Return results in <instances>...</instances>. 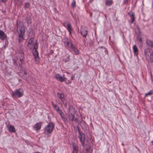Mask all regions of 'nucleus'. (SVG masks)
<instances>
[{"mask_svg": "<svg viewBox=\"0 0 153 153\" xmlns=\"http://www.w3.org/2000/svg\"><path fill=\"white\" fill-rule=\"evenodd\" d=\"M19 1L20 4H22V2H23V0H20Z\"/></svg>", "mask_w": 153, "mask_h": 153, "instance_id": "53", "label": "nucleus"}, {"mask_svg": "<svg viewBox=\"0 0 153 153\" xmlns=\"http://www.w3.org/2000/svg\"><path fill=\"white\" fill-rule=\"evenodd\" d=\"M57 96L60 100L62 98H64L65 97L64 94L63 93H60L57 92Z\"/></svg>", "mask_w": 153, "mask_h": 153, "instance_id": "24", "label": "nucleus"}, {"mask_svg": "<svg viewBox=\"0 0 153 153\" xmlns=\"http://www.w3.org/2000/svg\"><path fill=\"white\" fill-rule=\"evenodd\" d=\"M43 122H39L36 123L34 126V128H35L36 131H39L41 128V126Z\"/></svg>", "mask_w": 153, "mask_h": 153, "instance_id": "12", "label": "nucleus"}, {"mask_svg": "<svg viewBox=\"0 0 153 153\" xmlns=\"http://www.w3.org/2000/svg\"><path fill=\"white\" fill-rule=\"evenodd\" d=\"M4 46H7L8 44V42L7 39H5Z\"/></svg>", "mask_w": 153, "mask_h": 153, "instance_id": "38", "label": "nucleus"}, {"mask_svg": "<svg viewBox=\"0 0 153 153\" xmlns=\"http://www.w3.org/2000/svg\"><path fill=\"white\" fill-rule=\"evenodd\" d=\"M82 124L85 127L86 126V123L84 120H82Z\"/></svg>", "mask_w": 153, "mask_h": 153, "instance_id": "41", "label": "nucleus"}, {"mask_svg": "<svg viewBox=\"0 0 153 153\" xmlns=\"http://www.w3.org/2000/svg\"><path fill=\"white\" fill-rule=\"evenodd\" d=\"M64 44L65 47L67 48H69L70 49L71 48V45H74L72 42V40L71 41L67 42L66 43H65Z\"/></svg>", "mask_w": 153, "mask_h": 153, "instance_id": "18", "label": "nucleus"}, {"mask_svg": "<svg viewBox=\"0 0 153 153\" xmlns=\"http://www.w3.org/2000/svg\"><path fill=\"white\" fill-rule=\"evenodd\" d=\"M55 77L56 79L61 82H65L66 78L64 76H61L59 74H56L55 75Z\"/></svg>", "mask_w": 153, "mask_h": 153, "instance_id": "7", "label": "nucleus"}, {"mask_svg": "<svg viewBox=\"0 0 153 153\" xmlns=\"http://www.w3.org/2000/svg\"><path fill=\"white\" fill-rule=\"evenodd\" d=\"M104 52L107 55L108 54V51L107 49L105 48L104 47Z\"/></svg>", "mask_w": 153, "mask_h": 153, "instance_id": "40", "label": "nucleus"}, {"mask_svg": "<svg viewBox=\"0 0 153 153\" xmlns=\"http://www.w3.org/2000/svg\"><path fill=\"white\" fill-rule=\"evenodd\" d=\"M38 45L33 46V50H37V49H38Z\"/></svg>", "mask_w": 153, "mask_h": 153, "instance_id": "39", "label": "nucleus"}, {"mask_svg": "<svg viewBox=\"0 0 153 153\" xmlns=\"http://www.w3.org/2000/svg\"><path fill=\"white\" fill-rule=\"evenodd\" d=\"M50 53H51V54L52 53H53V51L52 50H51Z\"/></svg>", "mask_w": 153, "mask_h": 153, "instance_id": "54", "label": "nucleus"}, {"mask_svg": "<svg viewBox=\"0 0 153 153\" xmlns=\"http://www.w3.org/2000/svg\"><path fill=\"white\" fill-rule=\"evenodd\" d=\"M0 1L1 2H5L6 1V0H0Z\"/></svg>", "mask_w": 153, "mask_h": 153, "instance_id": "51", "label": "nucleus"}, {"mask_svg": "<svg viewBox=\"0 0 153 153\" xmlns=\"http://www.w3.org/2000/svg\"><path fill=\"white\" fill-rule=\"evenodd\" d=\"M62 120L64 122H66L67 121V119L66 118L65 115L64 114H62L60 115Z\"/></svg>", "mask_w": 153, "mask_h": 153, "instance_id": "22", "label": "nucleus"}, {"mask_svg": "<svg viewBox=\"0 0 153 153\" xmlns=\"http://www.w3.org/2000/svg\"><path fill=\"white\" fill-rule=\"evenodd\" d=\"M75 77V75L74 74H72L71 75V80H73L74 79V78Z\"/></svg>", "mask_w": 153, "mask_h": 153, "instance_id": "43", "label": "nucleus"}, {"mask_svg": "<svg viewBox=\"0 0 153 153\" xmlns=\"http://www.w3.org/2000/svg\"><path fill=\"white\" fill-rule=\"evenodd\" d=\"M20 33H19L18 36L19 38H21L23 39L24 35L25 33V30L24 27H23L22 26H21V28L19 30Z\"/></svg>", "mask_w": 153, "mask_h": 153, "instance_id": "11", "label": "nucleus"}, {"mask_svg": "<svg viewBox=\"0 0 153 153\" xmlns=\"http://www.w3.org/2000/svg\"><path fill=\"white\" fill-rule=\"evenodd\" d=\"M37 45H38V44L37 42H36L33 45V46Z\"/></svg>", "mask_w": 153, "mask_h": 153, "instance_id": "50", "label": "nucleus"}, {"mask_svg": "<svg viewBox=\"0 0 153 153\" xmlns=\"http://www.w3.org/2000/svg\"><path fill=\"white\" fill-rule=\"evenodd\" d=\"M112 0H106L105 2V4L106 5L110 6L112 4Z\"/></svg>", "mask_w": 153, "mask_h": 153, "instance_id": "28", "label": "nucleus"}, {"mask_svg": "<svg viewBox=\"0 0 153 153\" xmlns=\"http://www.w3.org/2000/svg\"><path fill=\"white\" fill-rule=\"evenodd\" d=\"M27 74V73L25 71L24 72V75H26Z\"/></svg>", "mask_w": 153, "mask_h": 153, "instance_id": "56", "label": "nucleus"}, {"mask_svg": "<svg viewBox=\"0 0 153 153\" xmlns=\"http://www.w3.org/2000/svg\"><path fill=\"white\" fill-rule=\"evenodd\" d=\"M23 39H22V38H19L18 39V42L19 43L21 42H22V40Z\"/></svg>", "mask_w": 153, "mask_h": 153, "instance_id": "45", "label": "nucleus"}, {"mask_svg": "<svg viewBox=\"0 0 153 153\" xmlns=\"http://www.w3.org/2000/svg\"><path fill=\"white\" fill-rule=\"evenodd\" d=\"M16 25H17V27H18V24L17 23V24Z\"/></svg>", "mask_w": 153, "mask_h": 153, "instance_id": "62", "label": "nucleus"}, {"mask_svg": "<svg viewBox=\"0 0 153 153\" xmlns=\"http://www.w3.org/2000/svg\"><path fill=\"white\" fill-rule=\"evenodd\" d=\"M51 104L52 105V106L55 109L57 107V105H55V104H54V103L52 101H51Z\"/></svg>", "mask_w": 153, "mask_h": 153, "instance_id": "36", "label": "nucleus"}, {"mask_svg": "<svg viewBox=\"0 0 153 153\" xmlns=\"http://www.w3.org/2000/svg\"><path fill=\"white\" fill-rule=\"evenodd\" d=\"M7 127L8 131L10 133H15L16 131L14 126L11 125L9 123L7 125Z\"/></svg>", "mask_w": 153, "mask_h": 153, "instance_id": "9", "label": "nucleus"}, {"mask_svg": "<svg viewBox=\"0 0 153 153\" xmlns=\"http://www.w3.org/2000/svg\"><path fill=\"white\" fill-rule=\"evenodd\" d=\"M136 29L137 30V31L138 32V34H139V35H140L141 33V31H140V29L139 27V26L138 25H136Z\"/></svg>", "mask_w": 153, "mask_h": 153, "instance_id": "35", "label": "nucleus"}, {"mask_svg": "<svg viewBox=\"0 0 153 153\" xmlns=\"http://www.w3.org/2000/svg\"><path fill=\"white\" fill-rule=\"evenodd\" d=\"M128 2V0H124L123 3L124 4H126Z\"/></svg>", "mask_w": 153, "mask_h": 153, "instance_id": "46", "label": "nucleus"}, {"mask_svg": "<svg viewBox=\"0 0 153 153\" xmlns=\"http://www.w3.org/2000/svg\"><path fill=\"white\" fill-rule=\"evenodd\" d=\"M68 84H71L72 82H71V80H68Z\"/></svg>", "mask_w": 153, "mask_h": 153, "instance_id": "49", "label": "nucleus"}, {"mask_svg": "<svg viewBox=\"0 0 153 153\" xmlns=\"http://www.w3.org/2000/svg\"><path fill=\"white\" fill-rule=\"evenodd\" d=\"M32 53L33 55L34 56L35 60L36 61H37L38 60L39 61L40 59L39 56V52L38 50H33Z\"/></svg>", "mask_w": 153, "mask_h": 153, "instance_id": "10", "label": "nucleus"}, {"mask_svg": "<svg viewBox=\"0 0 153 153\" xmlns=\"http://www.w3.org/2000/svg\"><path fill=\"white\" fill-rule=\"evenodd\" d=\"M63 104L65 105V106H66L67 105V103L66 102H62Z\"/></svg>", "mask_w": 153, "mask_h": 153, "instance_id": "48", "label": "nucleus"}, {"mask_svg": "<svg viewBox=\"0 0 153 153\" xmlns=\"http://www.w3.org/2000/svg\"><path fill=\"white\" fill-rule=\"evenodd\" d=\"M65 83H66L67 85H68V82H66V81H65Z\"/></svg>", "mask_w": 153, "mask_h": 153, "instance_id": "58", "label": "nucleus"}, {"mask_svg": "<svg viewBox=\"0 0 153 153\" xmlns=\"http://www.w3.org/2000/svg\"><path fill=\"white\" fill-rule=\"evenodd\" d=\"M26 21L27 24H31L32 22L31 18L30 16H27L26 18Z\"/></svg>", "mask_w": 153, "mask_h": 153, "instance_id": "25", "label": "nucleus"}, {"mask_svg": "<svg viewBox=\"0 0 153 153\" xmlns=\"http://www.w3.org/2000/svg\"><path fill=\"white\" fill-rule=\"evenodd\" d=\"M30 6V4L29 2H26L25 3V5L24 7V9H28Z\"/></svg>", "mask_w": 153, "mask_h": 153, "instance_id": "27", "label": "nucleus"}, {"mask_svg": "<svg viewBox=\"0 0 153 153\" xmlns=\"http://www.w3.org/2000/svg\"><path fill=\"white\" fill-rule=\"evenodd\" d=\"M7 38L6 34L3 31L0 29V39L3 41Z\"/></svg>", "mask_w": 153, "mask_h": 153, "instance_id": "13", "label": "nucleus"}, {"mask_svg": "<svg viewBox=\"0 0 153 153\" xmlns=\"http://www.w3.org/2000/svg\"><path fill=\"white\" fill-rule=\"evenodd\" d=\"M137 1H136V2H135V4H136V3H137Z\"/></svg>", "mask_w": 153, "mask_h": 153, "instance_id": "63", "label": "nucleus"}, {"mask_svg": "<svg viewBox=\"0 0 153 153\" xmlns=\"http://www.w3.org/2000/svg\"><path fill=\"white\" fill-rule=\"evenodd\" d=\"M88 33V31L87 30L82 29L80 31L81 35L85 38H86V36Z\"/></svg>", "mask_w": 153, "mask_h": 153, "instance_id": "17", "label": "nucleus"}, {"mask_svg": "<svg viewBox=\"0 0 153 153\" xmlns=\"http://www.w3.org/2000/svg\"><path fill=\"white\" fill-rule=\"evenodd\" d=\"M69 112L68 114V118L70 121H74L76 123L78 122L79 116L77 113V111L72 106H70L68 108Z\"/></svg>", "mask_w": 153, "mask_h": 153, "instance_id": "1", "label": "nucleus"}, {"mask_svg": "<svg viewBox=\"0 0 153 153\" xmlns=\"http://www.w3.org/2000/svg\"><path fill=\"white\" fill-rule=\"evenodd\" d=\"M4 48H6V47L7 46H4Z\"/></svg>", "mask_w": 153, "mask_h": 153, "instance_id": "60", "label": "nucleus"}, {"mask_svg": "<svg viewBox=\"0 0 153 153\" xmlns=\"http://www.w3.org/2000/svg\"><path fill=\"white\" fill-rule=\"evenodd\" d=\"M55 109L60 115H61V114L63 113L62 112V110L59 107H58L57 108H56Z\"/></svg>", "mask_w": 153, "mask_h": 153, "instance_id": "29", "label": "nucleus"}, {"mask_svg": "<svg viewBox=\"0 0 153 153\" xmlns=\"http://www.w3.org/2000/svg\"><path fill=\"white\" fill-rule=\"evenodd\" d=\"M110 37H111L110 36H109V39L110 40Z\"/></svg>", "mask_w": 153, "mask_h": 153, "instance_id": "61", "label": "nucleus"}, {"mask_svg": "<svg viewBox=\"0 0 153 153\" xmlns=\"http://www.w3.org/2000/svg\"><path fill=\"white\" fill-rule=\"evenodd\" d=\"M71 40H72L71 39L66 38L64 39V41H63V42L64 43H66L67 42L71 41Z\"/></svg>", "mask_w": 153, "mask_h": 153, "instance_id": "37", "label": "nucleus"}, {"mask_svg": "<svg viewBox=\"0 0 153 153\" xmlns=\"http://www.w3.org/2000/svg\"><path fill=\"white\" fill-rule=\"evenodd\" d=\"M150 53V58L151 60H153V52L152 50H150V52H149Z\"/></svg>", "mask_w": 153, "mask_h": 153, "instance_id": "33", "label": "nucleus"}, {"mask_svg": "<svg viewBox=\"0 0 153 153\" xmlns=\"http://www.w3.org/2000/svg\"><path fill=\"white\" fill-rule=\"evenodd\" d=\"M152 94H153V90H151L148 92L147 93L145 94V96L147 97L148 95H150Z\"/></svg>", "mask_w": 153, "mask_h": 153, "instance_id": "31", "label": "nucleus"}, {"mask_svg": "<svg viewBox=\"0 0 153 153\" xmlns=\"http://www.w3.org/2000/svg\"><path fill=\"white\" fill-rule=\"evenodd\" d=\"M22 78L23 79H26V76H25L24 75H23V77Z\"/></svg>", "mask_w": 153, "mask_h": 153, "instance_id": "52", "label": "nucleus"}, {"mask_svg": "<svg viewBox=\"0 0 153 153\" xmlns=\"http://www.w3.org/2000/svg\"><path fill=\"white\" fill-rule=\"evenodd\" d=\"M104 47H103L102 46H100V47H99L98 48H103L104 49Z\"/></svg>", "mask_w": 153, "mask_h": 153, "instance_id": "55", "label": "nucleus"}, {"mask_svg": "<svg viewBox=\"0 0 153 153\" xmlns=\"http://www.w3.org/2000/svg\"><path fill=\"white\" fill-rule=\"evenodd\" d=\"M18 54L19 61L21 63L19 64V66L21 67L22 64L24 63L25 61V53L23 51L20 50L18 51Z\"/></svg>", "mask_w": 153, "mask_h": 153, "instance_id": "5", "label": "nucleus"}, {"mask_svg": "<svg viewBox=\"0 0 153 153\" xmlns=\"http://www.w3.org/2000/svg\"><path fill=\"white\" fill-rule=\"evenodd\" d=\"M13 60V62H14V64H15V63H16V61H15L14 60Z\"/></svg>", "mask_w": 153, "mask_h": 153, "instance_id": "57", "label": "nucleus"}, {"mask_svg": "<svg viewBox=\"0 0 153 153\" xmlns=\"http://www.w3.org/2000/svg\"><path fill=\"white\" fill-rule=\"evenodd\" d=\"M76 1L75 0H73L71 4V7L73 8H75L76 6Z\"/></svg>", "mask_w": 153, "mask_h": 153, "instance_id": "32", "label": "nucleus"}, {"mask_svg": "<svg viewBox=\"0 0 153 153\" xmlns=\"http://www.w3.org/2000/svg\"><path fill=\"white\" fill-rule=\"evenodd\" d=\"M65 97H64V98H62L60 100L61 101L63 102H64V101L65 100Z\"/></svg>", "mask_w": 153, "mask_h": 153, "instance_id": "47", "label": "nucleus"}, {"mask_svg": "<svg viewBox=\"0 0 153 153\" xmlns=\"http://www.w3.org/2000/svg\"><path fill=\"white\" fill-rule=\"evenodd\" d=\"M33 38L32 37L29 40L28 43L27 44V45L28 46L29 45L31 44L33 42Z\"/></svg>", "mask_w": 153, "mask_h": 153, "instance_id": "34", "label": "nucleus"}, {"mask_svg": "<svg viewBox=\"0 0 153 153\" xmlns=\"http://www.w3.org/2000/svg\"><path fill=\"white\" fill-rule=\"evenodd\" d=\"M127 14L131 17V19H130L131 22L130 23H132L134 21L135 18L134 12L132 11H131L128 12Z\"/></svg>", "mask_w": 153, "mask_h": 153, "instance_id": "8", "label": "nucleus"}, {"mask_svg": "<svg viewBox=\"0 0 153 153\" xmlns=\"http://www.w3.org/2000/svg\"><path fill=\"white\" fill-rule=\"evenodd\" d=\"M83 41H84L85 42V40H83Z\"/></svg>", "mask_w": 153, "mask_h": 153, "instance_id": "64", "label": "nucleus"}, {"mask_svg": "<svg viewBox=\"0 0 153 153\" xmlns=\"http://www.w3.org/2000/svg\"><path fill=\"white\" fill-rule=\"evenodd\" d=\"M69 22H67V21H65L63 22V26L66 28V25L67 24V23H68Z\"/></svg>", "mask_w": 153, "mask_h": 153, "instance_id": "42", "label": "nucleus"}, {"mask_svg": "<svg viewBox=\"0 0 153 153\" xmlns=\"http://www.w3.org/2000/svg\"><path fill=\"white\" fill-rule=\"evenodd\" d=\"M71 13L72 16L76 20L77 19H78V16L77 13H75L73 15L71 11Z\"/></svg>", "mask_w": 153, "mask_h": 153, "instance_id": "30", "label": "nucleus"}, {"mask_svg": "<svg viewBox=\"0 0 153 153\" xmlns=\"http://www.w3.org/2000/svg\"><path fill=\"white\" fill-rule=\"evenodd\" d=\"M24 95V91L22 88H19L13 91L11 96L13 98H19Z\"/></svg>", "mask_w": 153, "mask_h": 153, "instance_id": "2", "label": "nucleus"}, {"mask_svg": "<svg viewBox=\"0 0 153 153\" xmlns=\"http://www.w3.org/2000/svg\"><path fill=\"white\" fill-rule=\"evenodd\" d=\"M88 43L90 47H93L94 45V41L93 39L89 38L88 42Z\"/></svg>", "mask_w": 153, "mask_h": 153, "instance_id": "19", "label": "nucleus"}, {"mask_svg": "<svg viewBox=\"0 0 153 153\" xmlns=\"http://www.w3.org/2000/svg\"><path fill=\"white\" fill-rule=\"evenodd\" d=\"M150 52V50L148 48H147L145 49L144 51V55L145 56H149V53Z\"/></svg>", "mask_w": 153, "mask_h": 153, "instance_id": "21", "label": "nucleus"}, {"mask_svg": "<svg viewBox=\"0 0 153 153\" xmlns=\"http://www.w3.org/2000/svg\"><path fill=\"white\" fill-rule=\"evenodd\" d=\"M139 34H137V37L136 38L137 40L138 41L139 43H141L142 42V38L141 37H140Z\"/></svg>", "mask_w": 153, "mask_h": 153, "instance_id": "26", "label": "nucleus"}, {"mask_svg": "<svg viewBox=\"0 0 153 153\" xmlns=\"http://www.w3.org/2000/svg\"><path fill=\"white\" fill-rule=\"evenodd\" d=\"M66 28L69 32V36L72 37V33H74V31L72 27L71 24L69 22H68V23H67V24L66 25Z\"/></svg>", "mask_w": 153, "mask_h": 153, "instance_id": "6", "label": "nucleus"}, {"mask_svg": "<svg viewBox=\"0 0 153 153\" xmlns=\"http://www.w3.org/2000/svg\"><path fill=\"white\" fill-rule=\"evenodd\" d=\"M70 56L69 54H68L66 57L63 58V61L64 62H65V63H66L67 62H68L69 61L70 59Z\"/></svg>", "mask_w": 153, "mask_h": 153, "instance_id": "23", "label": "nucleus"}, {"mask_svg": "<svg viewBox=\"0 0 153 153\" xmlns=\"http://www.w3.org/2000/svg\"><path fill=\"white\" fill-rule=\"evenodd\" d=\"M73 151L72 153H78V146L76 145L74 143L73 144Z\"/></svg>", "mask_w": 153, "mask_h": 153, "instance_id": "16", "label": "nucleus"}, {"mask_svg": "<svg viewBox=\"0 0 153 153\" xmlns=\"http://www.w3.org/2000/svg\"><path fill=\"white\" fill-rule=\"evenodd\" d=\"M76 128L77 129V131L79 133L78 138L80 140L82 146H83L85 139V135L82 131L80 130L78 126H76Z\"/></svg>", "mask_w": 153, "mask_h": 153, "instance_id": "3", "label": "nucleus"}, {"mask_svg": "<svg viewBox=\"0 0 153 153\" xmlns=\"http://www.w3.org/2000/svg\"><path fill=\"white\" fill-rule=\"evenodd\" d=\"M5 125H6V126H7V125H8L7 124V123L6 122H5Z\"/></svg>", "mask_w": 153, "mask_h": 153, "instance_id": "59", "label": "nucleus"}, {"mask_svg": "<svg viewBox=\"0 0 153 153\" xmlns=\"http://www.w3.org/2000/svg\"><path fill=\"white\" fill-rule=\"evenodd\" d=\"M91 149V147L90 146H89L88 148H86V150L87 152H89L90 151Z\"/></svg>", "mask_w": 153, "mask_h": 153, "instance_id": "44", "label": "nucleus"}, {"mask_svg": "<svg viewBox=\"0 0 153 153\" xmlns=\"http://www.w3.org/2000/svg\"><path fill=\"white\" fill-rule=\"evenodd\" d=\"M146 43L147 45L153 48V42L152 40L146 39Z\"/></svg>", "mask_w": 153, "mask_h": 153, "instance_id": "20", "label": "nucleus"}, {"mask_svg": "<svg viewBox=\"0 0 153 153\" xmlns=\"http://www.w3.org/2000/svg\"><path fill=\"white\" fill-rule=\"evenodd\" d=\"M54 128V125L52 122H50L48 125L46 126L43 130L45 133L50 134L51 133Z\"/></svg>", "mask_w": 153, "mask_h": 153, "instance_id": "4", "label": "nucleus"}, {"mask_svg": "<svg viewBox=\"0 0 153 153\" xmlns=\"http://www.w3.org/2000/svg\"><path fill=\"white\" fill-rule=\"evenodd\" d=\"M133 50L134 55L137 56L139 53L138 50L136 45H134L133 47Z\"/></svg>", "mask_w": 153, "mask_h": 153, "instance_id": "15", "label": "nucleus"}, {"mask_svg": "<svg viewBox=\"0 0 153 153\" xmlns=\"http://www.w3.org/2000/svg\"><path fill=\"white\" fill-rule=\"evenodd\" d=\"M71 48H70L75 53V55H78L79 54V51L75 47L74 45H71Z\"/></svg>", "mask_w": 153, "mask_h": 153, "instance_id": "14", "label": "nucleus"}]
</instances>
